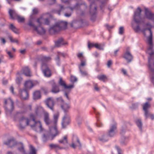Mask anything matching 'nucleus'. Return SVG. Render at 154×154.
<instances>
[{
  "instance_id": "nucleus-1",
  "label": "nucleus",
  "mask_w": 154,
  "mask_h": 154,
  "mask_svg": "<svg viewBox=\"0 0 154 154\" xmlns=\"http://www.w3.org/2000/svg\"><path fill=\"white\" fill-rule=\"evenodd\" d=\"M35 116L32 114L30 115V119L24 117H21L19 119V124L17 125V127L20 129L24 128L25 127L28 125H30L31 128L34 130L37 131L36 128H38L40 132L43 131L42 125L40 121H35Z\"/></svg>"
},
{
  "instance_id": "nucleus-2",
  "label": "nucleus",
  "mask_w": 154,
  "mask_h": 154,
  "mask_svg": "<svg viewBox=\"0 0 154 154\" xmlns=\"http://www.w3.org/2000/svg\"><path fill=\"white\" fill-rule=\"evenodd\" d=\"M59 116V113L58 112L54 115V121L52 122L53 126L49 127V132L46 136L45 134L43 135L42 140L44 142H46L48 140H52L60 133V132L57 130V123Z\"/></svg>"
},
{
  "instance_id": "nucleus-3",
  "label": "nucleus",
  "mask_w": 154,
  "mask_h": 154,
  "mask_svg": "<svg viewBox=\"0 0 154 154\" xmlns=\"http://www.w3.org/2000/svg\"><path fill=\"white\" fill-rule=\"evenodd\" d=\"M67 26L66 22L63 21L58 22L54 26L50 29L49 32L51 34H55L61 30L66 29Z\"/></svg>"
},
{
  "instance_id": "nucleus-4",
  "label": "nucleus",
  "mask_w": 154,
  "mask_h": 154,
  "mask_svg": "<svg viewBox=\"0 0 154 154\" xmlns=\"http://www.w3.org/2000/svg\"><path fill=\"white\" fill-rule=\"evenodd\" d=\"M4 107L7 113H11L14 109L13 101L10 98L5 99Z\"/></svg>"
},
{
  "instance_id": "nucleus-5",
  "label": "nucleus",
  "mask_w": 154,
  "mask_h": 154,
  "mask_svg": "<svg viewBox=\"0 0 154 154\" xmlns=\"http://www.w3.org/2000/svg\"><path fill=\"white\" fill-rule=\"evenodd\" d=\"M91 2L90 5V13L92 16L95 15L96 13L97 6L95 3L97 2H100L102 4L104 3L106 0H88Z\"/></svg>"
},
{
  "instance_id": "nucleus-6",
  "label": "nucleus",
  "mask_w": 154,
  "mask_h": 154,
  "mask_svg": "<svg viewBox=\"0 0 154 154\" xmlns=\"http://www.w3.org/2000/svg\"><path fill=\"white\" fill-rule=\"evenodd\" d=\"M48 15L50 16V14L49 13H46L43 14L42 15L38 18L37 19V21L39 26L41 25L42 24H44L46 25H49L50 24V21L49 18H46L47 17V15Z\"/></svg>"
},
{
  "instance_id": "nucleus-7",
  "label": "nucleus",
  "mask_w": 154,
  "mask_h": 154,
  "mask_svg": "<svg viewBox=\"0 0 154 154\" xmlns=\"http://www.w3.org/2000/svg\"><path fill=\"white\" fill-rule=\"evenodd\" d=\"M51 60V58L50 57L46 56L44 55L40 56L38 58H36L35 60V64L34 65V67L37 66V63L40 61L42 62V64H45L44 63H47L50 61Z\"/></svg>"
},
{
  "instance_id": "nucleus-8",
  "label": "nucleus",
  "mask_w": 154,
  "mask_h": 154,
  "mask_svg": "<svg viewBox=\"0 0 154 154\" xmlns=\"http://www.w3.org/2000/svg\"><path fill=\"white\" fill-rule=\"evenodd\" d=\"M117 124L116 122H114L112 124H111L109 130L108 131L107 135L110 137H113L117 133Z\"/></svg>"
},
{
  "instance_id": "nucleus-9",
  "label": "nucleus",
  "mask_w": 154,
  "mask_h": 154,
  "mask_svg": "<svg viewBox=\"0 0 154 154\" xmlns=\"http://www.w3.org/2000/svg\"><path fill=\"white\" fill-rule=\"evenodd\" d=\"M21 147L18 148V149L21 152H23V154H26L25 152L24 147L22 143H20ZM29 154H36V150L35 148L32 145H30L29 146Z\"/></svg>"
},
{
  "instance_id": "nucleus-10",
  "label": "nucleus",
  "mask_w": 154,
  "mask_h": 154,
  "mask_svg": "<svg viewBox=\"0 0 154 154\" xmlns=\"http://www.w3.org/2000/svg\"><path fill=\"white\" fill-rule=\"evenodd\" d=\"M44 120L47 125H49V127L51 126V125L53 126V122L50 119L49 113L47 112H44ZM49 131L46 134H45L46 136L49 134Z\"/></svg>"
},
{
  "instance_id": "nucleus-11",
  "label": "nucleus",
  "mask_w": 154,
  "mask_h": 154,
  "mask_svg": "<svg viewBox=\"0 0 154 154\" xmlns=\"http://www.w3.org/2000/svg\"><path fill=\"white\" fill-rule=\"evenodd\" d=\"M42 69L45 76L49 77L51 75V70L47 64H43L42 65Z\"/></svg>"
},
{
  "instance_id": "nucleus-12",
  "label": "nucleus",
  "mask_w": 154,
  "mask_h": 154,
  "mask_svg": "<svg viewBox=\"0 0 154 154\" xmlns=\"http://www.w3.org/2000/svg\"><path fill=\"white\" fill-rule=\"evenodd\" d=\"M29 25L31 26H33L34 29L37 32V33L40 35H42L45 34V30L43 28L40 26L38 27L35 26L34 24L31 22H29Z\"/></svg>"
},
{
  "instance_id": "nucleus-13",
  "label": "nucleus",
  "mask_w": 154,
  "mask_h": 154,
  "mask_svg": "<svg viewBox=\"0 0 154 154\" xmlns=\"http://www.w3.org/2000/svg\"><path fill=\"white\" fill-rule=\"evenodd\" d=\"M49 83L52 87L51 91L54 93H57L59 92L60 90L58 86L57 85L54 80H53L50 81Z\"/></svg>"
},
{
  "instance_id": "nucleus-14",
  "label": "nucleus",
  "mask_w": 154,
  "mask_h": 154,
  "mask_svg": "<svg viewBox=\"0 0 154 154\" xmlns=\"http://www.w3.org/2000/svg\"><path fill=\"white\" fill-rule=\"evenodd\" d=\"M144 11L145 16L147 18L152 20H154V14L152 13L149 9L145 8Z\"/></svg>"
},
{
  "instance_id": "nucleus-15",
  "label": "nucleus",
  "mask_w": 154,
  "mask_h": 154,
  "mask_svg": "<svg viewBox=\"0 0 154 154\" xmlns=\"http://www.w3.org/2000/svg\"><path fill=\"white\" fill-rule=\"evenodd\" d=\"M45 103L48 107L52 111H54L53 107L54 105V102L51 97H49L47 99Z\"/></svg>"
},
{
  "instance_id": "nucleus-16",
  "label": "nucleus",
  "mask_w": 154,
  "mask_h": 154,
  "mask_svg": "<svg viewBox=\"0 0 154 154\" xmlns=\"http://www.w3.org/2000/svg\"><path fill=\"white\" fill-rule=\"evenodd\" d=\"M126 51V61L128 63L131 62L133 59V56L130 51L129 48L127 47Z\"/></svg>"
},
{
  "instance_id": "nucleus-17",
  "label": "nucleus",
  "mask_w": 154,
  "mask_h": 154,
  "mask_svg": "<svg viewBox=\"0 0 154 154\" xmlns=\"http://www.w3.org/2000/svg\"><path fill=\"white\" fill-rule=\"evenodd\" d=\"M82 4H81L82 5ZM81 5L78 4H76L75 5L73 8H70L69 9V12L68 13H66L64 14V16L66 17H70L72 14V13L73 10H78L80 7Z\"/></svg>"
},
{
  "instance_id": "nucleus-18",
  "label": "nucleus",
  "mask_w": 154,
  "mask_h": 154,
  "mask_svg": "<svg viewBox=\"0 0 154 154\" xmlns=\"http://www.w3.org/2000/svg\"><path fill=\"white\" fill-rule=\"evenodd\" d=\"M58 83L60 85L63 87L65 89H69L72 88L74 87V85L73 84L69 85H67L65 82L63 80L62 78H61L60 79Z\"/></svg>"
},
{
  "instance_id": "nucleus-19",
  "label": "nucleus",
  "mask_w": 154,
  "mask_h": 154,
  "mask_svg": "<svg viewBox=\"0 0 154 154\" xmlns=\"http://www.w3.org/2000/svg\"><path fill=\"white\" fill-rule=\"evenodd\" d=\"M70 122V117L67 114H66L63 117L62 122V125L63 127L68 125Z\"/></svg>"
},
{
  "instance_id": "nucleus-20",
  "label": "nucleus",
  "mask_w": 154,
  "mask_h": 154,
  "mask_svg": "<svg viewBox=\"0 0 154 154\" xmlns=\"http://www.w3.org/2000/svg\"><path fill=\"white\" fill-rule=\"evenodd\" d=\"M82 61V63H80V65H79V68L82 75H87V72L86 71H82V69H83V66L86 65V63H85V61Z\"/></svg>"
},
{
  "instance_id": "nucleus-21",
  "label": "nucleus",
  "mask_w": 154,
  "mask_h": 154,
  "mask_svg": "<svg viewBox=\"0 0 154 154\" xmlns=\"http://www.w3.org/2000/svg\"><path fill=\"white\" fill-rule=\"evenodd\" d=\"M4 143L6 145H9L10 147H12L17 144V143L13 138L8 140L7 141L4 142Z\"/></svg>"
},
{
  "instance_id": "nucleus-22",
  "label": "nucleus",
  "mask_w": 154,
  "mask_h": 154,
  "mask_svg": "<svg viewBox=\"0 0 154 154\" xmlns=\"http://www.w3.org/2000/svg\"><path fill=\"white\" fill-rule=\"evenodd\" d=\"M29 97V95L27 90L24 89L21 91V98L23 100H27Z\"/></svg>"
},
{
  "instance_id": "nucleus-23",
  "label": "nucleus",
  "mask_w": 154,
  "mask_h": 154,
  "mask_svg": "<svg viewBox=\"0 0 154 154\" xmlns=\"http://www.w3.org/2000/svg\"><path fill=\"white\" fill-rule=\"evenodd\" d=\"M22 70L23 74L26 76H31L32 75L30 70L28 66H25L23 67Z\"/></svg>"
},
{
  "instance_id": "nucleus-24",
  "label": "nucleus",
  "mask_w": 154,
  "mask_h": 154,
  "mask_svg": "<svg viewBox=\"0 0 154 154\" xmlns=\"http://www.w3.org/2000/svg\"><path fill=\"white\" fill-rule=\"evenodd\" d=\"M25 89L28 90L31 89L34 86V84L32 81L28 80L26 81L24 85Z\"/></svg>"
},
{
  "instance_id": "nucleus-25",
  "label": "nucleus",
  "mask_w": 154,
  "mask_h": 154,
  "mask_svg": "<svg viewBox=\"0 0 154 154\" xmlns=\"http://www.w3.org/2000/svg\"><path fill=\"white\" fill-rule=\"evenodd\" d=\"M35 113L37 116L40 115L42 113H44V112H46L45 111L44 109L41 106L37 107L35 110Z\"/></svg>"
},
{
  "instance_id": "nucleus-26",
  "label": "nucleus",
  "mask_w": 154,
  "mask_h": 154,
  "mask_svg": "<svg viewBox=\"0 0 154 154\" xmlns=\"http://www.w3.org/2000/svg\"><path fill=\"white\" fill-rule=\"evenodd\" d=\"M9 14L10 16V18L12 19H15L18 15L14 10L12 9H9Z\"/></svg>"
},
{
  "instance_id": "nucleus-27",
  "label": "nucleus",
  "mask_w": 154,
  "mask_h": 154,
  "mask_svg": "<svg viewBox=\"0 0 154 154\" xmlns=\"http://www.w3.org/2000/svg\"><path fill=\"white\" fill-rule=\"evenodd\" d=\"M75 139L77 140L76 143H72L71 145V146L73 148H75L77 146H81L80 143L77 137L76 136L73 137L72 138L73 141H74Z\"/></svg>"
},
{
  "instance_id": "nucleus-28",
  "label": "nucleus",
  "mask_w": 154,
  "mask_h": 154,
  "mask_svg": "<svg viewBox=\"0 0 154 154\" xmlns=\"http://www.w3.org/2000/svg\"><path fill=\"white\" fill-rule=\"evenodd\" d=\"M66 44V43L64 42L63 39L62 38H60L58 41L55 42V45L57 47H59Z\"/></svg>"
},
{
  "instance_id": "nucleus-29",
  "label": "nucleus",
  "mask_w": 154,
  "mask_h": 154,
  "mask_svg": "<svg viewBox=\"0 0 154 154\" xmlns=\"http://www.w3.org/2000/svg\"><path fill=\"white\" fill-rule=\"evenodd\" d=\"M143 109L144 111L149 110L150 108L151 104L149 102H146L142 105Z\"/></svg>"
},
{
  "instance_id": "nucleus-30",
  "label": "nucleus",
  "mask_w": 154,
  "mask_h": 154,
  "mask_svg": "<svg viewBox=\"0 0 154 154\" xmlns=\"http://www.w3.org/2000/svg\"><path fill=\"white\" fill-rule=\"evenodd\" d=\"M41 97V95L39 91H36L33 93V98L34 100L39 99Z\"/></svg>"
},
{
  "instance_id": "nucleus-31",
  "label": "nucleus",
  "mask_w": 154,
  "mask_h": 154,
  "mask_svg": "<svg viewBox=\"0 0 154 154\" xmlns=\"http://www.w3.org/2000/svg\"><path fill=\"white\" fill-rule=\"evenodd\" d=\"M97 77L99 80L102 81L104 82H106L108 79L107 77L104 75H98Z\"/></svg>"
},
{
  "instance_id": "nucleus-32",
  "label": "nucleus",
  "mask_w": 154,
  "mask_h": 154,
  "mask_svg": "<svg viewBox=\"0 0 154 154\" xmlns=\"http://www.w3.org/2000/svg\"><path fill=\"white\" fill-rule=\"evenodd\" d=\"M77 56L79 58L81 61V63H82V60H85V63H86V60L85 58L83 56L82 53H79L77 54Z\"/></svg>"
},
{
  "instance_id": "nucleus-33",
  "label": "nucleus",
  "mask_w": 154,
  "mask_h": 154,
  "mask_svg": "<svg viewBox=\"0 0 154 154\" xmlns=\"http://www.w3.org/2000/svg\"><path fill=\"white\" fill-rule=\"evenodd\" d=\"M9 28L15 33L18 34L19 33L18 30L13 24H11L9 26Z\"/></svg>"
},
{
  "instance_id": "nucleus-34",
  "label": "nucleus",
  "mask_w": 154,
  "mask_h": 154,
  "mask_svg": "<svg viewBox=\"0 0 154 154\" xmlns=\"http://www.w3.org/2000/svg\"><path fill=\"white\" fill-rule=\"evenodd\" d=\"M67 137V136H65L63 137V139L60 140L58 142L61 143H63L64 144H66L68 143Z\"/></svg>"
},
{
  "instance_id": "nucleus-35",
  "label": "nucleus",
  "mask_w": 154,
  "mask_h": 154,
  "mask_svg": "<svg viewBox=\"0 0 154 154\" xmlns=\"http://www.w3.org/2000/svg\"><path fill=\"white\" fill-rule=\"evenodd\" d=\"M49 146L50 147L51 149H61L63 148L62 147H60L59 145L56 144H50Z\"/></svg>"
},
{
  "instance_id": "nucleus-36",
  "label": "nucleus",
  "mask_w": 154,
  "mask_h": 154,
  "mask_svg": "<svg viewBox=\"0 0 154 154\" xmlns=\"http://www.w3.org/2000/svg\"><path fill=\"white\" fill-rule=\"evenodd\" d=\"M61 107L65 112L68 111V109L70 107L69 104L65 103L61 106Z\"/></svg>"
},
{
  "instance_id": "nucleus-37",
  "label": "nucleus",
  "mask_w": 154,
  "mask_h": 154,
  "mask_svg": "<svg viewBox=\"0 0 154 154\" xmlns=\"http://www.w3.org/2000/svg\"><path fill=\"white\" fill-rule=\"evenodd\" d=\"M15 19H17L18 22L19 23L23 22L25 20V18L24 17L18 15L16 17Z\"/></svg>"
},
{
  "instance_id": "nucleus-38",
  "label": "nucleus",
  "mask_w": 154,
  "mask_h": 154,
  "mask_svg": "<svg viewBox=\"0 0 154 154\" xmlns=\"http://www.w3.org/2000/svg\"><path fill=\"white\" fill-rule=\"evenodd\" d=\"M66 54L58 52L57 56V58L56 59V60L58 62L60 61V56H62L64 57L66 56Z\"/></svg>"
},
{
  "instance_id": "nucleus-39",
  "label": "nucleus",
  "mask_w": 154,
  "mask_h": 154,
  "mask_svg": "<svg viewBox=\"0 0 154 154\" xmlns=\"http://www.w3.org/2000/svg\"><path fill=\"white\" fill-rule=\"evenodd\" d=\"M136 123L139 129L141 130L142 124L141 120L140 119H137L136 121Z\"/></svg>"
},
{
  "instance_id": "nucleus-40",
  "label": "nucleus",
  "mask_w": 154,
  "mask_h": 154,
  "mask_svg": "<svg viewBox=\"0 0 154 154\" xmlns=\"http://www.w3.org/2000/svg\"><path fill=\"white\" fill-rule=\"evenodd\" d=\"M99 139L103 142H106L108 140L107 136L106 135H103L101 137H100Z\"/></svg>"
},
{
  "instance_id": "nucleus-41",
  "label": "nucleus",
  "mask_w": 154,
  "mask_h": 154,
  "mask_svg": "<svg viewBox=\"0 0 154 154\" xmlns=\"http://www.w3.org/2000/svg\"><path fill=\"white\" fill-rule=\"evenodd\" d=\"M144 114L146 119H147L149 117V116L151 114L149 110L144 111Z\"/></svg>"
},
{
  "instance_id": "nucleus-42",
  "label": "nucleus",
  "mask_w": 154,
  "mask_h": 154,
  "mask_svg": "<svg viewBox=\"0 0 154 154\" xmlns=\"http://www.w3.org/2000/svg\"><path fill=\"white\" fill-rule=\"evenodd\" d=\"M9 39L12 42L16 43L17 44H18L19 43L18 39L16 38H14L12 37L11 36L9 37Z\"/></svg>"
},
{
  "instance_id": "nucleus-43",
  "label": "nucleus",
  "mask_w": 154,
  "mask_h": 154,
  "mask_svg": "<svg viewBox=\"0 0 154 154\" xmlns=\"http://www.w3.org/2000/svg\"><path fill=\"white\" fill-rule=\"evenodd\" d=\"M77 78L74 76L71 75L70 77V81L72 83H74L77 81Z\"/></svg>"
},
{
  "instance_id": "nucleus-44",
  "label": "nucleus",
  "mask_w": 154,
  "mask_h": 154,
  "mask_svg": "<svg viewBox=\"0 0 154 154\" xmlns=\"http://www.w3.org/2000/svg\"><path fill=\"white\" fill-rule=\"evenodd\" d=\"M96 48H97L100 50H103V48L102 46L100 44H95V47Z\"/></svg>"
},
{
  "instance_id": "nucleus-45",
  "label": "nucleus",
  "mask_w": 154,
  "mask_h": 154,
  "mask_svg": "<svg viewBox=\"0 0 154 154\" xmlns=\"http://www.w3.org/2000/svg\"><path fill=\"white\" fill-rule=\"evenodd\" d=\"M59 6L60 8V10L57 11V13L59 15H60V11L64 10L65 9V8L62 5H59Z\"/></svg>"
},
{
  "instance_id": "nucleus-46",
  "label": "nucleus",
  "mask_w": 154,
  "mask_h": 154,
  "mask_svg": "<svg viewBox=\"0 0 154 154\" xmlns=\"http://www.w3.org/2000/svg\"><path fill=\"white\" fill-rule=\"evenodd\" d=\"M104 26L109 30H110L114 27V26H109L108 24H105Z\"/></svg>"
},
{
  "instance_id": "nucleus-47",
  "label": "nucleus",
  "mask_w": 154,
  "mask_h": 154,
  "mask_svg": "<svg viewBox=\"0 0 154 154\" xmlns=\"http://www.w3.org/2000/svg\"><path fill=\"white\" fill-rule=\"evenodd\" d=\"M88 47L89 48H91L94 47H95V44L93 43H88Z\"/></svg>"
},
{
  "instance_id": "nucleus-48",
  "label": "nucleus",
  "mask_w": 154,
  "mask_h": 154,
  "mask_svg": "<svg viewBox=\"0 0 154 154\" xmlns=\"http://www.w3.org/2000/svg\"><path fill=\"white\" fill-rule=\"evenodd\" d=\"M41 90L45 94H46L48 92V89L46 88L42 87L41 88Z\"/></svg>"
},
{
  "instance_id": "nucleus-49",
  "label": "nucleus",
  "mask_w": 154,
  "mask_h": 154,
  "mask_svg": "<svg viewBox=\"0 0 154 154\" xmlns=\"http://www.w3.org/2000/svg\"><path fill=\"white\" fill-rule=\"evenodd\" d=\"M21 77H17L16 79V82L17 84H19L22 80Z\"/></svg>"
},
{
  "instance_id": "nucleus-50",
  "label": "nucleus",
  "mask_w": 154,
  "mask_h": 154,
  "mask_svg": "<svg viewBox=\"0 0 154 154\" xmlns=\"http://www.w3.org/2000/svg\"><path fill=\"white\" fill-rule=\"evenodd\" d=\"M124 29L123 27H121L119 28V33L120 34H122L123 32Z\"/></svg>"
},
{
  "instance_id": "nucleus-51",
  "label": "nucleus",
  "mask_w": 154,
  "mask_h": 154,
  "mask_svg": "<svg viewBox=\"0 0 154 154\" xmlns=\"http://www.w3.org/2000/svg\"><path fill=\"white\" fill-rule=\"evenodd\" d=\"M97 125L98 127H101L103 126V124L100 121L97 120Z\"/></svg>"
},
{
  "instance_id": "nucleus-52",
  "label": "nucleus",
  "mask_w": 154,
  "mask_h": 154,
  "mask_svg": "<svg viewBox=\"0 0 154 154\" xmlns=\"http://www.w3.org/2000/svg\"><path fill=\"white\" fill-rule=\"evenodd\" d=\"M112 63V62L111 60H110L108 61L107 63V66L109 68L110 67Z\"/></svg>"
},
{
  "instance_id": "nucleus-53",
  "label": "nucleus",
  "mask_w": 154,
  "mask_h": 154,
  "mask_svg": "<svg viewBox=\"0 0 154 154\" xmlns=\"http://www.w3.org/2000/svg\"><path fill=\"white\" fill-rule=\"evenodd\" d=\"M115 148L117 150L118 154H121V150L119 147L117 146H116Z\"/></svg>"
},
{
  "instance_id": "nucleus-54",
  "label": "nucleus",
  "mask_w": 154,
  "mask_h": 154,
  "mask_svg": "<svg viewBox=\"0 0 154 154\" xmlns=\"http://www.w3.org/2000/svg\"><path fill=\"white\" fill-rule=\"evenodd\" d=\"M94 88L95 90L98 91L99 90V88L98 87L97 84H96L94 85Z\"/></svg>"
},
{
  "instance_id": "nucleus-55",
  "label": "nucleus",
  "mask_w": 154,
  "mask_h": 154,
  "mask_svg": "<svg viewBox=\"0 0 154 154\" xmlns=\"http://www.w3.org/2000/svg\"><path fill=\"white\" fill-rule=\"evenodd\" d=\"M125 132L124 128H122L120 131V134L121 135L123 136L125 134Z\"/></svg>"
},
{
  "instance_id": "nucleus-56",
  "label": "nucleus",
  "mask_w": 154,
  "mask_h": 154,
  "mask_svg": "<svg viewBox=\"0 0 154 154\" xmlns=\"http://www.w3.org/2000/svg\"><path fill=\"white\" fill-rule=\"evenodd\" d=\"M38 12V9L37 8H35L33 10V13L34 14H36Z\"/></svg>"
},
{
  "instance_id": "nucleus-57",
  "label": "nucleus",
  "mask_w": 154,
  "mask_h": 154,
  "mask_svg": "<svg viewBox=\"0 0 154 154\" xmlns=\"http://www.w3.org/2000/svg\"><path fill=\"white\" fill-rule=\"evenodd\" d=\"M7 53L8 55L10 58H12L13 57V56L11 52L7 51Z\"/></svg>"
},
{
  "instance_id": "nucleus-58",
  "label": "nucleus",
  "mask_w": 154,
  "mask_h": 154,
  "mask_svg": "<svg viewBox=\"0 0 154 154\" xmlns=\"http://www.w3.org/2000/svg\"><path fill=\"white\" fill-rule=\"evenodd\" d=\"M62 2L64 3H67L69 4V0H61Z\"/></svg>"
},
{
  "instance_id": "nucleus-59",
  "label": "nucleus",
  "mask_w": 154,
  "mask_h": 154,
  "mask_svg": "<svg viewBox=\"0 0 154 154\" xmlns=\"http://www.w3.org/2000/svg\"><path fill=\"white\" fill-rule=\"evenodd\" d=\"M27 109L29 110L30 111L31 110H32L31 106L30 105H28L27 107Z\"/></svg>"
},
{
  "instance_id": "nucleus-60",
  "label": "nucleus",
  "mask_w": 154,
  "mask_h": 154,
  "mask_svg": "<svg viewBox=\"0 0 154 154\" xmlns=\"http://www.w3.org/2000/svg\"><path fill=\"white\" fill-rule=\"evenodd\" d=\"M119 51V49H117L114 52V56H116L117 55V52H118Z\"/></svg>"
},
{
  "instance_id": "nucleus-61",
  "label": "nucleus",
  "mask_w": 154,
  "mask_h": 154,
  "mask_svg": "<svg viewBox=\"0 0 154 154\" xmlns=\"http://www.w3.org/2000/svg\"><path fill=\"white\" fill-rule=\"evenodd\" d=\"M20 52L21 54H24L26 52V50L23 49V50H21V51H20Z\"/></svg>"
},
{
  "instance_id": "nucleus-62",
  "label": "nucleus",
  "mask_w": 154,
  "mask_h": 154,
  "mask_svg": "<svg viewBox=\"0 0 154 154\" xmlns=\"http://www.w3.org/2000/svg\"><path fill=\"white\" fill-rule=\"evenodd\" d=\"M1 40L2 42L4 44H5V43L6 41L4 38H1Z\"/></svg>"
},
{
  "instance_id": "nucleus-63",
  "label": "nucleus",
  "mask_w": 154,
  "mask_h": 154,
  "mask_svg": "<svg viewBox=\"0 0 154 154\" xmlns=\"http://www.w3.org/2000/svg\"><path fill=\"white\" fill-rule=\"evenodd\" d=\"M51 2V4H52L55 3L56 2V0H50Z\"/></svg>"
},
{
  "instance_id": "nucleus-64",
  "label": "nucleus",
  "mask_w": 154,
  "mask_h": 154,
  "mask_svg": "<svg viewBox=\"0 0 154 154\" xmlns=\"http://www.w3.org/2000/svg\"><path fill=\"white\" fill-rule=\"evenodd\" d=\"M149 117L151 119L153 120L154 119V115L151 114L150 116H149Z\"/></svg>"
}]
</instances>
